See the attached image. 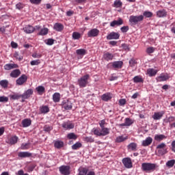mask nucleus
I'll list each match as a JSON object with an SVG mask.
<instances>
[{
	"label": "nucleus",
	"instance_id": "c756f323",
	"mask_svg": "<svg viewBox=\"0 0 175 175\" xmlns=\"http://www.w3.org/2000/svg\"><path fill=\"white\" fill-rule=\"evenodd\" d=\"M132 125V120L129 118H126L125 122L120 124V126H131Z\"/></svg>",
	"mask_w": 175,
	"mask_h": 175
},
{
	"label": "nucleus",
	"instance_id": "f704fd0d",
	"mask_svg": "<svg viewBox=\"0 0 175 175\" xmlns=\"http://www.w3.org/2000/svg\"><path fill=\"white\" fill-rule=\"evenodd\" d=\"M0 85L3 88H7L8 85H9V81L6 79L0 81Z\"/></svg>",
	"mask_w": 175,
	"mask_h": 175
},
{
	"label": "nucleus",
	"instance_id": "393cba45",
	"mask_svg": "<svg viewBox=\"0 0 175 175\" xmlns=\"http://www.w3.org/2000/svg\"><path fill=\"white\" fill-rule=\"evenodd\" d=\"M111 98H112V96H111V93H105V94H103L101 96V98L105 102H107V100H110V99H111Z\"/></svg>",
	"mask_w": 175,
	"mask_h": 175
},
{
	"label": "nucleus",
	"instance_id": "f03ea898",
	"mask_svg": "<svg viewBox=\"0 0 175 175\" xmlns=\"http://www.w3.org/2000/svg\"><path fill=\"white\" fill-rule=\"evenodd\" d=\"M157 167V164L150 163H143L142 169L143 172H154Z\"/></svg>",
	"mask_w": 175,
	"mask_h": 175
},
{
	"label": "nucleus",
	"instance_id": "2f4dec72",
	"mask_svg": "<svg viewBox=\"0 0 175 175\" xmlns=\"http://www.w3.org/2000/svg\"><path fill=\"white\" fill-rule=\"evenodd\" d=\"M129 150H131V151H136L137 149V144L136 143H131L128 146Z\"/></svg>",
	"mask_w": 175,
	"mask_h": 175
},
{
	"label": "nucleus",
	"instance_id": "6e6d98bb",
	"mask_svg": "<svg viewBox=\"0 0 175 175\" xmlns=\"http://www.w3.org/2000/svg\"><path fill=\"white\" fill-rule=\"evenodd\" d=\"M9 101V98L5 96H0V102L1 103H6Z\"/></svg>",
	"mask_w": 175,
	"mask_h": 175
},
{
	"label": "nucleus",
	"instance_id": "2eb2a0df",
	"mask_svg": "<svg viewBox=\"0 0 175 175\" xmlns=\"http://www.w3.org/2000/svg\"><path fill=\"white\" fill-rule=\"evenodd\" d=\"M163 114H165V111H161L160 112H156L152 116L153 120H161L162 117H163Z\"/></svg>",
	"mask_w": 175,
	"mask_h": 175
},
{
	"label": "nucleus",
	"instance_id": "a211bd4d",
	"mask_svg": "<svg viewBox=\"0 0 175 175\" xmlns=\"http://www.w3.org/2000/svg\"><path fill=\"white\" fill-rule=\"evenodd\" d=\"M23 31L26 33H32V32H33L35 31V27H33L31 25H27L23 28Z\"/></svg>",
	"mask_w": 175,
	"mask_h": 175
},
{
	"label": "nucleus",
	"instance_id": "473e14b6",
	"mask_svg": "<svg viewBox=\"0 0 175 175\" xmlns=\"http://www.w3.org/2000/svg\"><path fill=\"white\" fill-rule=\"evenodd\" d=\"M18 141V137L14 135L10 139L9 143L12 146H13V144H16V143H17Z\"/></svg>",
	"mask_w": 175,
	"mask_h": 175
},
{
	"label": "nucleus",
	"instance_id": "c85d7f7f",
	"mask_svg": "<svg viewBox=\"0 0 175 175\" xmlns=\"http://www.w3.org/2000/svg\"><path fill=\"white\" fill-rule=\"evenodd\" d=\"M62 126L64 129H73V128H75V125L73 124L68 122L63 123Z\"/></svg>",
	"mask_w": 175,
	"mask_h": 175
},
{
	"label": "nucleus",
	"instance_id": "3c124183",
	"mask_svg": "<svg viewBox=\"0 0 175 175\" xmlns=\"http://www.w3.org/2000/svg\"><path fill=\"white\" fill-rule=\"evenodd\" d=\"M133 81L134 83H142L143 82V79L139 76H135L133 78Z\"/></svg>",
	"mask_w": 175,
	"mask_h": 175
},
{
	"label": "nucleus",
	"instance_id": "f3484780",
	"mask_svg": "<svg viewBox=\"0 0 175 175\" xmlns=\"http://www.w3.org/2000/svg\"><path fill=\"white\" fill-rule=\"evenodd\" d=\"M124 63L121 61L113 62L112 63V67L115 69H121Z\"/></svg>",
	"mask_w": 175,
	"mask_h": 175
},
{
	"label": "nucleus",
	"instance_id": "0e129e2a",
	"mask_svg": "<svg viewBox=\"0 0 175 175\" xmlns=\"http://www.w3.org/2000/svg\"><path fill=\"white\" fill-rule=\"evenodd\" d=\"M31 57H33V58H41L42 57V55L36 53H33L31 55Z\"/></svg>",
	"mask_w": 175,
	"mask_h": 175
},
{
	"label": "nucleus",
	"instance_id": "ddd939ff",
	"mask_svg": "<svg viewBox=\"0 0 175 175\" xmlns=\"http://www.w3.org/2000/svg\"><path fill=\"white\" fill-rule=\"evenodd\" d=\"M18 68V65L16 64H7L4 66L5 70H12V69H16Z\"/></svg>",
	"mask_w": 175,
	"mask_h": 175
},
{
	"label": "nucleus",
	"instance_id": "e433bc0d",
	"mask_svg": "<svg viewBox=\"0 0 175 175\" xmlns=\"http://www.w3.org/2000/svg\"><path fill=\"white\" fill-rule=\"evenodd\" d=\"M54 146L55 148H62L64 147V142L61 141L55 142Z\"/></svg>",
	"mask_w": 175,
	"mask_h": 175
},
{
	"label": "nucleus",
	"instance_id": "4be33fe9",
	"mask_svg": "<svg viewBox=\"0 0 175 175\" xmlns=\"http://www.w3.org/2000/svg\"><path fill=\"white\" fill-rule=\"evenodd\" d=\"M31 123L32 121L31 120V119H24L22 121V125L23 128H27V126H30Z\"/></svg>",
	"mask_w": 175,
	"mask_h": 175
},
{
	"label": "nucleus",
	"instance_id": "6e6552de",
	"mask_svg": "<svg viewBox=\"0 0 175 175\" xmlns=\"http://www.w3.org/2000/svg\"><path fill=\"white\" fill-rule=\"evenodd\" d=\"M107 40L120 39V33L112 31L108 36H107Z\"/></svg>",
	"mask_w": 175,
	"mask_h": 175
},
{
	"label": "nucleus",
	"instance_id": "5701e85b",
	"mask_svg": "<svg viewBox=\"0 0 175 175\" xmlns=\"http://www.w3.org/2000/svg\"><path fill=\"white\" fill-rule=\"evenodd\" d=\"M31 155L29 152H20L18 154L20 158H29Z\"/></svg>",
	"mask_w": 175,
	"mask_h": 175
},
{
	"label": "nucleus",
	"instance_id": "052dcab7",
	"mask_svg": "<svg viewBox=\"0 0 175 175\" xmlns=\"http://www.w3.org/2000/svg\"><path fill=\"white\" fill-rule=\"evenodd\" d=\"M175 118L173 116H170L167 119L164 120V122L167 124V122H173L174 121Z\"/></svg>",
	"mask_w": 175,
	"mask_h": 175
},
{
	"label": "nucleus",
	"instance_id": "58836bf2",
	"mask_svg": "<svg viewBox=\"0 0 175 175\" xmlns=\"http://www.w3.org/2000/svg\"><path fill=\"white\" fill-rule=\"evenodd\" d=\"M84 142H86V143H94L95 142V139L92 136L90 137H83Z\"/></svg>",
	"mask_w": 175,
	"mask_h": 175
},
{
	"label": "nucleus",
	"instance_id": "a878e982",
	"mask_svg": "<svg viewBox=\"0 0 175 175\" xmlns=\"http://www.w3.org/2000/svg\"><path fill=\"white\" fill-rule=\"evenodd\" d=\"M10 98L13 100H18V99H20V98H23V96L22 94H20L18 93H14L13 94L10 95Z\"/></svg>",
	"mask_w": 175,
	"mask_h": 175
},
{
	"label": "nucleus",
	"instance_id": "864d4df0",
	"mask_svg": "<svg viewBox=\"0 0 175 175\" xmlns=\"http://www.w3.org/2000/svg\"><path fill=\"white\" fill-rule=\"evenodd\" d=\"M144 17H147V18H150V17H152V12H148V11H146L144 12L143 14Z\"/></svg>",
	"mask_w": 175,
	"mask_h": 175
},
{
	"label": "nucleus",
	"instance_id": "4d7b16f0",
	"mask_svg": "<svg viewBox=\"0 0 175 175\" xmlns=\"http://www.w3.org/2000/svg\"><path fill=\"white\" fill-rule=\"evenodd\" d=\"M120 31H122V32L123 33H125V32H128V31H129V26H123L120 28Z\"/></svg>",
	"mask_w": 175,
	"mask_h": 175
},
{
	"label": "nucleus",
	"instance_id": "bf43d9fd",
	"mask_svg": "<svg viewBox=\"0 0 175 175\" xmlns=\"http://www.w3.org/2000/svg\"><path fill=\"white\" fill-rule=\"evenodd\" d=\"M154 51H155V49H154V47H148L146 49V53L148 54H152V53H154Z\"/></svg>",
	"mask_w": 175,
	"mask_h": 175
},
{
	"label": "nucleus",
	"instance_id": "7c9ffc66",
	"mask_svg": "<svg viewBox=\"0 0 175 175\" xmlns=\"http://www.w3.org/2000/svg\"><path fill=\"white\" fill-rule=\"evenodd\" d=\"M40 110L42 114H46V113H49V111H50V109L47 105H43L40 108Z\"/></svg>",
	"mask_w": 175,
	"mask_h": 175
},
{
	"label": "nucleus",
	"instance_id": "f8f14e48",
	"mask_svg": "<svg viewBox=\"0 0 175 175\" xmlns=\"http://www.w3.org/2000/svg\"><path fill=\"white\" fill-rule=\"evenodd\" d=\"M99 34V30L97 29H92L88 33V36L89 38H94L95 36H98Z\"/></svg>",
	"mask_w": 175,
	"mask_h": 175
},
{
	"label": "nucleus",
	"instance_id": "338daca9",
	"mask_svg": "<svg viewBox=\"0 0 175 175\" xmlns=\"http://www.w3.org/2000/svg\"><path fill=\"white\" fill-rule=\"evenodd\" d=\"M119 103L120 105V106H124V105H125L126 103V100L122 98V99H120L119 100Z\"/></svg>",
	"mask_w": 175,
	"mask_h": 175
},
{
	"label": "nucleus",
	"instance_id": "412c9836",
	"mask_svg": "<svg viewBox=\"0 0 175 175\" xmlns=\"http://www.w3.org/2000/svg\"><path fill=\"white\" fill-rule=\"evenodd\" d=\"M72 106L73 105H72V103L70 101H69V100H67L66 102H65L63 104L62 107L64 109H65V110H71Z\"/></svg>",
	"mask_w": 175,
	"mask_h": 175
},
{
	"label": "nucleus",
	"instance_id": "72a5a7b5",
	"mask_svg": "<svg viewBox=\"0 0 175 175\" xmlns=\"http://www.w3.org/2000/svg\"><path fill=\"white\" fill-rule=\"evenodd\" d=\"M53 102H55V103L59 102V99H61V95L59 94V93H55L53 95Z\"/></svg>",
	"mask_w": 175,
	"mask_h": 175
},
{
	"label": "nucleus",
	"instance_id": "f257e3e1",
	"mask_svg": "<svg viewBox=\"0 0 175 175\" xmlns=\"http://www.w3.org/2000/svg\"><path fill=\"white\" fill-rule=\"evenodd\" d=\"M143 20H144V16L143 15H139V16L131 15L129 17V23L131 25H136L139 24V23H141V21H143Z\"/></svg>",
	"mask_w": 175,
	"mask_h": 175
},
{
	"label": "nucleus",
	"instance_id": "9d476101",
	"mask_svg": "<svg viewBox=\"0 0 175 175\" xmlns=\"http://www.w3.org/2000/svg\"><path fill=\"white\" fill-rule=\"evenodd\" d=\"M33 94V90L28 89L22 94V99H28Z\"/></svg>",
	"mask_w": 175,
	"mask_h": 175
},
{
	"label": "nucleus",
	"instance_id": "cd10ccee",
	"mask_svg": "<svg viewBox=\"0 0 175 175\" xmlns=\"http://www.w3.org/2000/svg\"><path fill=\"white\" fill-rule=\"evenodd\" d=\"M114 55L110 53H106L103 55V58L105 61H111L113 59Z\"/></svg>",
	"mask_w": 175,
	"mask_h": 175
},
{
	"label": "nucleus",
	"instance_id": "0eeeda50",
	"mask_svg": "<svg viewBox=\"0 0 175 175\" xmlns=\"http://www.w3.org/2000/svg\"><path fill=\"white\" fill-rule=\"evenodd\" d=\"M93 133L96 136H107L109 133L105 131V130H100L99 129H93Z\"/></svg>",
	"mask_w": 175,
	"mask_h": 175
},
{
	"label": "nucleus",
	"instance_id": "ea45409f",
	"mask_svg": "<svg viewBox=\"0 0 175 175\" xmlns=\"http://www.w3.org/2000/svg\"><path fill=\"white\" fill-rule=\"evenodd\" d=\"M168 79L169 77L167 75H161L157 78V81H166Z\"/></svg>",
	"mask_w": 175,
	"mask_h": 175
},
{
	"label": "nucleus",
	"instance_id": "dca6fc26",
	"mask_svg": "<svg viewBox=\"0 0 175 175\" xmlns=\"http://www.w3.org/2000/svg\"><path fill=\"white\" fill-rule=\"evenodd\" d=\"M101 129L105 131V132L110 133V129L105 128V124H106V121L105 120H102L98 122Z\"/></svg>",
	"mask_w": 175,
	"mask_h": 175
},
{
	"label": "nucleus",
	"instance_id": "b1692460",
	"mask_svg": "<svg viewBox=\"0 0 175 175\" xmlns=\"http://www.w3.org/2000/svg\"><path fill=\"white\" fill-rule=\"evenodd\" d=\"M166 138H167L166 135L163 134H160V135L157 134L154 135V140H156V142H162V140Z\"/></svg>",
	"mask_w": 175,
	"mask_h": 175
},
{
	"label": "nucleus",
	"instance_id": "bb28decb",
	"mask_svg": "<svg viewBox=\"0 0 175 175\" xmlns=\"http://www.w3.org/2000/svg\"><path fill=\"white\" fill-rule=\"evenodd\" d=\"M157 16L160 18L166 17V16H167V12L165 10H159L157 12Z\"/></svg>",
	"mask_w": 175,
	"mask_h": 175
},
{
	"label": "nucleus",
	"instance_id": "aec40b11",
	"mask_svg": "<svg viewBox=\"0 0 175 175\" xmlns=\"http://www.w3.org/2000/svg\"><path fill=\"white\" fill-rule=\"evenodd\" d=\"M53 29L55 31H57V32H61L64 29V25L57 23L54 25Z\"/></svg>",
	"mask_w": 175,
	"mask_h": 175
},
{
	"label": "nucleus",
	"instance_id": "37998d69",
	"mask_svg": "<svg viewBox=\"0 0 175 175\" xmlns=\"http://www.w3.org/2000/svg\"><path fill=\"white\" fill-rule=\"evenodd\" d=\"M36 90L40 95H42V94L44 92V87L43 86H38L36 88Z\"/></svg>",
	"mask_w": 175,
	"mask_h": 175
},
{
	"label": "nucleus",
	"instance_id": "7ed1b4c3",
	"mask_svg": "<svg viewBox=\"0 0 175 175\" xmlns=\"http://www.w3.org/2000/svg\"><path fill=\"white\" fill-rule=\"evenodd\" d=\"M90 79V75L87 74L78 79V85L80 88H84L87 87V84H88V79Z\"/></svg>",
	"mask_w": 175,
	"mask_h": 175
},
{
	"label": "nucleus",
	"instance_id": "c9c22d12",
	"mask_svg": "<svg viewBox=\"0 0 175 175\" xmlns=\"http://www.w3.org/2000/svg\"><path fill=\"white\" fill-rule=\"evenodd\" d=\"M48 33H49V29L44 28L40 30V31L38 33V35H40L41 36H44L45 35H47Z\"/></svg>",
	"mask_w": 175,
	"mask_h": 175
},
{
	"label": "nucleus",
	"instance_id": "9b49d317",
	"mask_svg": "<svg viewBox=\"0 0 175 175\" xmlns=\"http://www.w3.org/2000/svg\"><path fill=\"white\" fill-rule=\"evenodd\" d=\"M122 24H124V21H122L121 18H119L118 20H115L111 22L110 27H116V25H117V27H119V25H122Z\"/></svg>",
	"mask_w": 175,
	"mask_h": 175
},
{
	"label": "nucleus",
	"instance_id": "de8ad7c7",
	"mask_svg": "<svg viewBox=\"0 0 175 175\" xmlns=\"http://www.w3.org/2000/svg\"><path fill=\"white\" fill-rule=\"evenodd\" d=\"M68 139L76 140L77 139V135H76L74 133H71L68 134L67 135Z\"/></svg>",
	"mask_w": 175,
	"mask_h": 175
},
{
	"label": "nucleus",
	"instance_id": "79ce46f5",
	"mask_svg": "<svg viewBox=\"0 0 175 175\" xmlns=\"http://www.w3.org/2000/svg\"><path fill=\"white\" fill-rule=\"evenodd\" d=\"M81 146H83V144H81V142H77L74 145L72 146V149L77 150L79 148H81Z\"/></svg>",
	"mask_w": 175,
	"mask_h": 175
},
{
	"label": "nucleus",
	"instance_id": "39448f33",
	"mask_svg": "<svg viewBox=\"0 0 175 175\" xmlns=\"http://www.w3.org/2000/svg\"><path fill=\"white\" fill-rule=\"evenodd\" d=\"M59 172L61 174L69 175L70 174V166L69 165H62L59 167Z\"/></svg>",
	"mask_w": 175,
	"mask_h": 175
},
{
	"label": "nucleus",
	"instance_id": "49530a36",
	"mask_svg": "<svg viewBox=\"0 0 175 175\" xmlns=\"http://www.w3.org/2000/svg\"><path fill=\"white\" fill-rule=\"evenodd\" d=\"M87 173H88V169L83 167L79 170V175H86Z\"/></svg>",
	"mask_w": 175,
	"mask_h": 175
},
{
	"label": "nucleus",
	"instance_id": "1a4fd4ad",
	"mask_svg": "<svg viewBox=\"0 0 175 175\" xmlns=\"http://www.w3.org/2000/svg\"><path fill=\"white\" fill-rule=\"evenodd\" d=\"M122 163L127 167V169H131L132 167V160L130 158H124L122 159Z\"/></svg>",
	"mask_w": 175,
	"mask_h": 175
},
{
	"label": "nucleus",
	"instance_id": "603ef678",
	"mask_svg": "<svg viewBox=\"0 0 175 175\" xmlns=\"http://www.w3.org/2000/svg\"><path fill=\"white\" fill-rule=\"evenodd\" d=\"M14 57L16 58V59H18V61H23V55H18V53L17 52L14 53Z\"/></svg>",
	"mask_w": 175,
	"mask_h": 175
},
{
	"label": "nucleus",
	"instance_id": "4c0bfd02",
	"mask_svg": "<svg viewBox=\"0 0 175 175\" xmlns=\"http://www.w3.org/2000/svg\"><path fill=\"white\" fill-rule=\"evenodd\" d=\"M77 55H85L87 51L84 49H78L76 51Z\"/></svg>",
	"mask_w": 175,
	"mask_h": 175
},
{
	"label": "nucleus",
	"instance_id": "680f3d73",
	"mask_svg": "<svg viewBox=\"0 0 175 175\" xmlns=\"http://www.w3.org/2000/svg\"><path fill=\"white\" fill-rule=\"evenodd\" d=\"M136 64H137V62H136V60H135V59H130L129 65H130V66H131V68H133V66H135V65H136Z\"/></svg>",
	"mask_w": 175,
	"mask_h": 175
},
{
	"label": "nucleus",
	"instance_id": "13d9d810",
	"mask_svg": "<svg viewBox=\"0 0 175 175\" xmlns=\"http://www.w3.org/2000/svg\"><path fill=\"white\" fill-rule=\"evenodd\" d=\"M39 64H40V59L33 60L30 62V64L31 65V66H35V65H39Z\"/></svg>",
	"mask_w": 175,
	"mask_h": 175
},
{
	"label": "nucleus",
	"instance_id": "5fc2aeb1",
	"mask_svg": "<svg viewBox=\"0 0 175 175\" xmlns=\"http://www.w3.org/2000/svg\"><path fill=\"white\" fill-rule=\"evenodd\" d=\"M46 44H47L48 46H53V44H54V39L49 38L46 40Z\"/></svg>",
	"mask_w": 175,
	"mask_h": 175
},
{
	"label": "nucleus",
	"instance_id": "423d86ee",
	"mask_svg": "<svg viewBox=\"0 0 175 175\" xmlns=\"http://www.w3.org/2000/svg\"><path fill=\"white\" fill-rule=\"evenodd\" d=\"M28 80V77L25 75H22L16 81V85H23L25 83H27Z\"/></svg>",
	"mask_w": 175,
	"mask_h": 175
},
{
	"label": "nucleus",
	"instance_id": "e2e57ef3",
	"mask_svg": "<svg viewBox=\"0 0 175 175\" xmlns=\"http://www.w3.org/2000/svg\"><path fill=\"white\" fill-rule=\"evenodd\" d=\"M16 9H18V10H21V9H23V8H24V4H23L21 3H18L16 5Z\"/></svg>",
	"mask_w": 175,
	"mask_h": 175
},
{
	"label": "nucleus",
	"instance_id": "a18cd8bd",
	"mask_svg": "<svg viewBox=\"0 0 175 175\" xmlns=\"http://www.w3.org/2000/svg\"><path fill=\"white\" fill-rule=\"evenodd\" d=\"M127 137L124 136H119L116 138V142L117 143H121L122 142H125L126 140Z\"/></svg>",
	"mask_w": 175,
	"mask_h": 175
},
{
	"label": "nucleus",
	"instance_id": "a19ab883",
	"mask_svg": "<svg viewBox=\"0 0 175 175\" xmlns=\"http://www.w3.org/2000/svg\"><path fill=\"white\" fill-rule=\"evenodd\" d=\"M80 38H81V34H80V33H79V32H74L72 33V38L75 40H78V39H80Z\"/></svg>",
	"mask_w": 175,
	"mask_h": 175
},
{
	"label": "nucleus",
	"instance_id": "c03bdc74",
	"mask_svg": "<svg viewBox=\"0 0 175 175\" xmlns=\"http://www.w3.org/2000/svg\"><path fill=\"white\" fill-rule=\"evenodd\" d=\"M147 72L149 76H155L157 75V71L152 68L148 69Z\"/></svg>",
	"mask_w": 175,
	"mask_h": 175
},
{
	"label": "nucleus",
	"instance_id": "774afa93",
	"mask_svg": "<svg viewBox=\"0 0 175 175\" xmlns=\"http://www.w3.org/2000/svg\"><path fill=\"white\" fill-rule=\"evenodd\" d=\"M21 148L22 150H28V144H23Z\"/></svg>",
	"mask_w": 175,
	"mask_h": 175
},
{
	"label": "nucleus",
	"instance_id": "69168bd1",
	"mask_svg": "<svg viewBox=\"0 0 175 175\" xmlns=\"http://www.w3.org/2000/svg\"><path fill=\"white\" fill-rule=\"evenodd\" d=\"M31 3H33L34 5H39L42 0H30Z\"/></svg>",
	"mask_w": 175,
	"mask_h": 175
},
{
	"label": "nucleus",
	"instance_id": "20e7f679",
	"mask_svg": "<svg viewBox=\"0 0 175 175\" xmlns=\"http://www.w3.org/2000/svg\"><path fill=\"white\" fill-rule=\"evenodd\" d=\"M157 150L159 155H165L167 154V149H166V144L161 143L157 146Z\"/></svg>",
	"mask_w": 175,
	"mask_h": 175
},
{
	"label": "nucleus",
	"instance_id": "6ab92c4d",
	"mask_svg": "<svg viewBox=\"0 0 175 175\" xmlns=\"http://www.w3.org/2000/svg\"><path fill=\"white\" fill-rule=\"evenodd\" d=\"M152 143V138L151 137H148L145 140L142 142V146L144 147H147V146H150Z\"/></svg>",
	"mask_w": 175,
	"mask_h": 175
},
{
	"label": "nucleus",
	"instance_id": "8fccbe9b",
	"mask_svg": "<svg viewBox=\"0 0 175 175\" xmlns=\"http://www.w3.org/2000/svg\"><path fill=\"white\" fill-rule=\"evenodd\" d=\"M113 5L115 8H121L122 6V2H121V0H116Z\"/></svg>",
	"mask_w": 175,
	"mask_h": 175
},
{
	"label": "nucleus",
	"instance_id": "4468645a",
	"mask_svg": "<svg viewBox=\"0 0 175 175\" xmlns=\"http://www.w3.org/2000/svg\"><path fill=\"white\" fill-rule=\"evenodd\" d=\"M20 75H21V71L18 69L13 70L10 74V77H13L14 79H17Z\"/></svg>",
	"mask_w": 175,
	"mask_h": 175
},
{
	"label": "nucleus",
	"instance_id": "09e8293b",
	"mask_svg": "<svg viewBox=\"0 0 175 175\" xmlns=\"http://www.w3.org/2000/svg\"><path fill=\"white\" fill-rule=\"evenodd\" d=\"M174 163H175V160L174 159H172V160L168 161L166 163V165L168 167H173V166H174Z\"/></svg>",
	"mask_w": 175,
	"mask_h": 175
}]
</instances>
